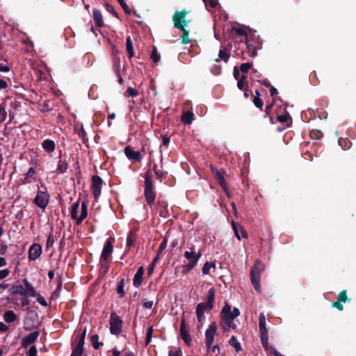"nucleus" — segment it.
<instances>
[{"label":"nucleus","instance_id":"2","mask_svg":"<svg viewBox=\"0 0 356 356\" xmlns=\"http://www.w3.org/2000/svg\"><path fill=\"white\" fill-rule=\"evenodd\" d=\"M264 269L265 265L260 260H257L254 266L250 269V280L254 286V289L258 293L261 292L260 281L261 273Z\"/></svg>","mask_w":356,"mask_h":356},{"label":"nucleus","instance_id":"38","mask_svg":"<svg viewBox=\"0 0 356 356\" xmlns=\"http://www.w3.org/2000/svg\"><path fill=\"white\" fill-rule=\"evenodd\" d=\"M124 279L122 278L120 281L119 282L118 286H117V293L119 296V298H124L125 296V292L124 290Z\"/></svg>","mask_w":356,"mask_h":356},{"label":"nucleus","instance_id":"33","mask_svg":"<svg viewBox=\"0 0 356 356\" xmlns=\"http://www.w3.org/2000/svg\"><path fill=\"white\" fill-rule=\"evenodd\" d=\"M90 342L92 347L96 350H98L104 345L103 342L99 341V335L97 334H94L90 336Z\"/></svg>","mask_w":356,"mask_h":356},{"label":"nucleus","instance_id":"29","mask_svg":"<svg viewBox=\"0 0 356 356\" xmlns=\"http://www.w3.org/2000/svg\"><path fill=\"white\" fill-rule=\"evenodd\" d=\"M230 49L227 47L221 48L219 51L218 57L225 63H227L230 58Z\"/></svg>","mask_w":356,"mask_h":356},{"label":"nucleus","instance_id":"31","mask_svg":"<svg viewBox=\"0 0 356 356\" xmlns=\"http://www.w3.org/2000/svg\"><path fill=\"white\" fill-rule=\"evenodd\" d=\"M3 318L7 323H11L17 320V315L13 311L8 310L3 314Z\"/></svg>","mask_w":356,"mask_h":356},{"label":"nucleus","instance_id":"8","mask_svg":"<svg viewBox=\"0 0 356 356\" xmlns=\"http://www.w3.org/2000/svg\"><path fill=\"white\" fill-rule=\"evenodd\" d=\"M102 179L99 175H93L92 177V193L96 200L101 195Z\"/></svg>","mask_w":356,"mask_h":356},{"label":"nucleus","instance_id":"6","mask_svg":"<svg viewBox=\"0 0 356 356\" xmlns=\"http://www.w3.org/2000/svg\"><path fill=\"white\" fill-rule=\"evenodd\" d=\"M217 330V325L213 322L205 332V344L207 351L211 348V346L213 343L215 334Z\"/></svg>","mask_w":356,"mask_h":356},{"label":"nucleus","instance_id":"20","mask_svg":"<svg viewBox=\"0 0 356 356\" xmlns=\"http://www.w3.org/2000/svg\"><path fill=\"white\" fill-rule=\"evenodd\" d=\"M144 268L143 266H140L138 268L136 273L134 275L133 280V284L135 287L138 288L140 286L143 282V276L144 274Z\"/></svg>","mask_w":356,"mask_h":356},{"label":"nucleus","instance_id":"25","mask_svg":"<svg viewBox=\"0 0 356 356\" xmlns=\"http://www.w3.org/2000/svg\"><path fill=\"white\" fill-rule=\"evenodd\" d=\"M74 132L81 138L83 143L86 144L88 142V138H87V134L83 128V126L81 124L80 127L78 126H75L74 127Z\"/></svg>","mask_w":356,"mask_h":356},{"label":"nucleus","instance_id":"54","mask_svg":"<svg viewBox=\"0 0 356 356\" xmlns=\"http://www.w3.org/2000/svg\"><path fill=\"white\" fill-rule=\"evenodd\" d=\"M6 106L4 104L0 105V122H3L6 118Z\"/></svg>","mask_w":356,"mask_h":356},{"label":"nucleus","instance_id":"12","mask_svg":"<svg viewBox=\"0 0 356 356\" xmlns=\"http://www.w3.org/2000/svg\"><path fill=\"white\" fill-rule=\"evenodd\" d=\"M42 254V246L39 243H33L29 250V259L35 261Z\"/></svg>","mask_w":356,"mask_h":356},{"label":"nucleus","instance_id":"64","mask_svg":"<svg viewBox=\"0 0 356 356\" xmlns=\"http://www.w3.org/2000/svg\"><path fill=\"white\" fill-rule=\"evenodd\" d=\"M37 353H38V351H37L36 346H32L29 348V351L27 353V355L28 356H37Z\"/></svg>","mask_w":356,"mask_h":356},{"label":"nucleus","instance_id":"10","mask_svg":"<svg viewBox=\"0 0 356 356\" xmlns=\"http://www.w3.org/2000/svg\"><path fill=\"white\" fill-rule=\"evenodd\" d=\"M211 172L214 176L215 179L217 180L218 184L221 186V188L228 193V186L226 183V181L223 177V175L220 173V172L213 165H210Z\"/></svg>","mask_w":356,"mask_h":356},{"label":"nucleus","instance_id":"39","mask_svg":"<svg viewBox=\"0 0 356 356\" xmlns=\"http://www.w3.org/2000/svg\"><path fill=\"white\" fill-rule=\"evenodd\" d=\"M79 209V202H76L72 205L71 208V218L74 220H77L78 218V211Z\"/></svg>","mask_w":356,"mask_h":356},{"label":"nucleus","instance_id":"46","mask_svg":"<svg viewBox=\"0 0 356 356\" xmlns=\"http://www.w3.org/2000/svg\"><path fill=\"white\" fill-rule=\"evenodd\" d=\"M83 348L78 346H72V351L70 356H82Z\"/></svg>","mask_w":356,"mask_h":356},{"label":"nucleus","instance_id":"34","mask_svg":"<svg viewBox=\"0 0 356 356\" xmlns=\"http://www.w3.org/2000/svg\"><path fill=\"white\" fill-rule=\"evenodd\" d=\"M193 113L191 111L184 112L181 116V121L185 124H190L193 120Z\"/></svg>","mask_w":356,"mask_h":356},{"label":"nucleus","instance_id":"11","mask_svg":"<svg viewBox=\"0 0 356 356\" xmlns=\"http://www.w3.org/2000/svg\"><path fill=\"white\" fill-rule=\"evenodd\" d=\"M188 14V11L186 9H183L181 11H175L172 16V21L174 23V27L175 29H181L182 26L180 22H182L186 19V15Z\"/></svg>","mask_w":356,"mask_h":356},{"label":"nucleus","instance_id":"40","mask_svg":"<svg viewBox=\"0 0 356 356\" xmlns=\"http://www.w3.org/2000/svg\"><path fill=\"white\" fill-rule=\"evenodd\" d=\"M229 344L235 348V350L238 353L241 350V343L238 341L236 337L232 336L229 341Z\"/></svg>","mask_w":356,"mask_h":356},{"label":"nucleus","instance_id":"53","mask_svg":"<svg viewBox=\"0 0 356 356\" xmlns=\"http://www.w3.org/2000/svg\"><path fill=\"white\" fill-rule=\"evenodd\" d=\"M168 244V238L166 237H164L162 242L160 243L159 250L157 252L158 255H160L162 254L163 251L166 248Z\"/></svg>","mask_w":356,"mask_h":356},{"label":"nucleus","instance_id":"13","mask_svg":"<svg viewBox=\"0 0 356 356\" xmlns=\"http://www.w3.org/2000/svg\"><path fill=\"white\" fill-rule=\"evenodd\" d=\"M180 334H181V337L185 342L186 345H187L188 346H191V343H192V339H191V337L189 333L186 330L184 318H182L181 319Z\"/></svg>","mask_w":356,"mask_h":356},{"label":"nucleus","instance_id":"18","mask_svg":"<svg viewBox=\"0 0 356 356\" xmlns=\"http://www.w3.org/2000/svg\"><path fill=\"white\" fill-rule=\"evenodd\" d=\"M92 18H93L94 22L97 26L103 27L104 26V22L103 20L102 12L99 9H97V8L93 9Z\"/></svg>","mask_w":356,"mask_h":356},{"label":"nucleus","instance_id":"24","mask_svg":"<svg viewBox=\"0 0 356 356\" xmlns=\"http://www.w3.org/2000/svg\"><path fill=\"white\" fill-rule=\"evenodd\" d=\"M81 209V215L77 218L76 225H80L88 216V203L86 202H82Z\"/></svg>","mask_w":356,"mask_h":356},{"label":"nucleus","instance_id":"14","mask_svg":"<svg viewBox=\"0 0 356 356\" xmlns=\"http://www.w3.org/2000/svg\"><path fill=\"white\" fill-rule=\"evenodd\" d=\"M232 229L234 232V234L238 240H241V238H248V234H247L246 231L245 230L244 227H243L239 224H238L237 222H235L234 221H232Z\"/></svg>","mask_w":356,"mask_h":356},{"label":"nucleus","instance_id":"63","mask_svg":"<svg viewBox=\"0 0 356 356\" xmlns=\"http://www.w3.org/2000/svg\"><path fill=\"white\" fill-rule=\"evenodd\" d=\"M240 315V311L238 308L234 307L232 311L230 310V313L228 314V316L231 319H234Z\"/></svg>","mask_w":356,"mask_h":356},{"label":"nucleus","instance_id":"27","mask_svg":"<svg viewBox=\"0 0 356 356\" xmlns=\"http://www.w3.org/2000/svg\"><path fill=\"white\" fill-rule=\"evenodd\" d=\"M10 296L19 294L24 296L25 294V289L22 285H14L8 289Z\"/></svg>","mask_w":356,"mask_h":356},{"label":"nucleus","instance_id":"35","mask_svg":"<svg viewBox=\"0 0 356 356\" xmlns=\"http://www.w3.org/2000/svg\"><path fill=\"white\" fill-rule=\"evenodd\" d=\"M339 145L343 149H348L351 147V142L348 138L340 137L338 139Z\"/></svg>","mask_w":356,"mask_h":356},{"label":"nucleus","instance_id":"52","mask_svg":"<svg viewBox=\"0 0 356 356\" xmlns=\"http://www.w3.org/2000/svg\"><path fill=\"white\" fill-rule=\"evenodd\" d=\"M291 120L290 115L288 113L277 116V120L282 123H288Z\"/></svg>","mask_w":356,"mask_h":356},{"label":"nucleus","instance_id":"56","mask_svg":"<svg viewBox=\"0 0 356 356\" xmlns=\"http://www.w3.org/2000/svg\"><path fill=\"white\" fill-rule=\"evenodd\" d=\"M119 3L120 4L121 7L123 8L124 11L127 15H130L131 13V10L129 8V6L126 3L124 0H118Z\"/></svg>","mask_w":356,"mask_h":356},{"label":"nucleus","instance_id":"17","mask_svg":"<svg viewBox=\"0 0 356 356\" xmlns=\"http://www.w3.org/2000/svg\"><path fill=\"white\" fill-rule=\"evenodd\" d=\"M201 256H202V254L199 251L197 252V257H196V258L195 259H192V260L189 261L188 264H186V265L183 266L182 274H187L192 269H193L195 268V266L197 265V261L200 259V258L201 257Z\"/></svg>","mask_w":356,"mask_h":356},{"label":"nucleus","instance_id":"9","mask_svg":"<svg viewBox=\"0 0 356 356\" xmlns=\"http://www.w3.org/2000/svg\"><path fill=\"white\" fill-rule=\"evenodd\" d=\"M124 152L127 158L132 161L140 162L143 159V155L140 152L134 150V148L131 146H127L124 149Z\"/></svg>","mask_w":356,"mask_h":356},{"label":"nucleus","instance_id":"61","mask_svg":"<svg viewBox=\"0 0 356 356\" xmlns=\"http://www.w3.org/2000/svg\"><path fill=\"white\" fill-rule=\"evenodd\" d=\"M205 6H209L211 8H215L218 5V0H202Z\"/></svg>","mask_w":356,"mask_h":356},{"label":"nucleus","instance_id":"55","mask_svg":"<svg viewBox=\"0 0 356 356\" xmlns=\"http://www.w3.org/2000/svg\"><path fill=\"white\" fill-rule=\"evenodd\" d=\"M252 67V64L250 63H243L240 66V70L243 73H247L249 70H250Z\"/></svg>","mask_w":356,"mask_h":356},{"label":"nucleus","instance_id":"42","mask_svg":"<svg viewBox=\"0 0 356 356\" xmlns=\"http://www.w3.org/2000/svg\"><path fill=\"white\" fill-rule=\"evenodd\" d=\"M150 58L154 63H157L160 60L161 56L158 53L157 48L155 46H153L152 47Z\"/></svg>","mask_w":356,"mask_h":356},{"label":"nucleus","instance_id":"44","mask_svg":"<svg viewBox=\"0 0 356 356\" xmlns=\"http://www.w3.org/2000/svg\"><path fill=\"white\" fill-rule=\"evenodd\" d=\"M337 300L339 302H341L343 303H345L346 302H349L350 300V298H348L347 296V291L343 290L341 291L337 296Z\"/></svg>","mask_w":356,"mask_h":356},{"label":"nucleus","instance_id":"26","mask_svg":"<svg viewBox=\"0 0 356 356\" xmlns=\"http://www.w3.org/2000/svg\"><path fill=\"white\" fill-rule=\"evenodd\" d=\"M259 319V330H260V336L268 334V330L266 326V317L263 313L260 314Z\"/></svg>","mask_w":356,"mask_h":356},{"label":"nucleus","instance_id":"21","mask_svg":"<svg viewBox=\"0 0 356 356\" xmlns=\"http://www.w3.org/2000/svg\"><path fill=\"white\" fill-rule=\"evenodd\" d=\"M137 240V236L135 231L131 230L129 233L127 238V244H126V250L125 252H127L129 250L131 247L134 246L136 241Z\"/></svg>","mask_w":356,"mask_h":356},{"label":"nucleus","instance_id":"3","mask_svg":"<svg viewBox=\"0 0 356 356\" xmlns=\"http://www.w3.org/2000/svg\"><path fill=\"white\" fill-rule=\"evenodd\" d=\"M114 238H108L104 245L103 250L101 254L99 264L102 268H104L105 272H107L110 267L111 262V254L113 250V243Z\"/></svg>","mask_w":356,"mask_h":356},{"label":"nucleus","instance_id":"4","mask_svg":"<svg viewBox=\"0 0 356 356\" xmlns=\"http://www.w3.org/2000/svg\"><path fill=\"white\" fill-rule=\"evenodd\" d=\"M123 321L115 312H112L109 320L110 332L113 335L119 336L122 332Z\"/></svg>","mask_w":356,"mask_h":356},{"label":"nucleus","instance_id":"50","mask_svg":"<svg viewBox=\"0 0 356 356\" xmlns=\"http://www.w3.org/2000/svg\"><path fill=\"white\" fill-rule=\"evenodd\" d=\"M153 333V327L150 326L147 331L145 338V346H148L152 340Z\"/></svg>","mask_w":356,"mask_h":356},{"label":"nucleus","instance_id":"49","mask_svg":"<svg viewBox=\"0 0 356 356\" xmlns=\"http://www.w3.org/2000/svg\"><path fill=\"white\" fill-rule=\"evenodd\" d=\"M183 32V34L181 37V44H186L190 42L188 35H189V30H184L181 31Z\"/></svg>","mask_w":356,"mask_h":356},{"label":"nucleus","instance_id":"59","mask_svg":"<svg viewBox=\"0 0 356 356\" xmlns=\"http://www.w3.org/2000/svg\"><path fill=\"white\" fill-rule=\"evenodd\" d=\"M155 176L157 179H159L161 182L162 181L163 179L166 177L167 172H164L162 170L159 169L157 172H156Z\"/></svg>","mask_w":356,"mask_h":356},{"label":"nucleus","instance_id":"5","mask_svg":"<svg viewBox=\"0 0 356 356\" xmlns=\"http://www.w3.org/2000/svg\"><path fill=\"white\" fill-rule=\"evenodd\" d=\"M144 196L147 204L152 207L154 204L156 193L154 184H144Z\"/></svg>","mask_w":356,"mask_h":356},{"label":"nucleus","instance_id":"32","mask_svg":"<svg viewBox=\"0 0 356 356\" xmlns=\"http://www.w3.org/2000/svg\"><path fill=\"white\" fill-rule=\"evenodd\" d=\"M126 49L129 54V58H132L134 56V44L130 36L126 38Z\"/></svg>","mask_w":356,"mask_h":356},{"label":"nucleus","instance_id":"19","mask_svg":"<svg viewBox=\"0 0 356 356\" xmlns=\"http://www.w3.org/2000/svg\"><path fill=\"white\" fill-rule=\"evenodd\" d=\"M22 282L26 288L24 296L35 297L38 295V293L35 291L33 285L26 279H24Z\"/></svg>","mask_w":356,"mask_h":356},{"label":"nucleus","instance_id":"1","mask_svg":"<svg viewBox=\"0 0 356 356\" xmlns=\"http://www.w3.org/2000/svg\"><path fill=\"white\" fill-rule=\"evenodd\" d=\"M216 291L214 288H211L207 294V302H200L196 307L197 319L199 323H202L204 318V312H210L213 308Z\"/></svg>","mask_w":356,"mask_h":356},{"label":"nucleus","instance_id":"51","mask_svg":"<svg viewBox=\"0 0 356 356\" xmlns=\"http://www.w3.org/2000/svg\"><path fill=\"white\" fill-rule=\"evenodd\" d=\"M145 181L144 184H152V173L151 172V170L149 169L147 170V172L145 173Z\"/></svg>","mask_w":356,"mask_h":356},{"label":"nucleus","instance_id":"58","mask_svg":"<svg viewBox=\"0 0 356 356\" xmlns=\"http://www.w3.org/2000/svg\"><path fill=\"white\" fill-rule=\"evenodd\" d=\"M253 103L257 108L262 109L264 106V102L262 99L259 97H253Z\"/></svg>","mask_w":356,"mask_h":356},{"label":"nucleus","instance_id":"48","mask_svg":"<svg viewBox=\"0 0 356 356\" xmlns=\"http://www.w3.org/2000/svg\"><path fill=\"white\" fill-rule=\"evenodd\" d=\"M247 76L244 74L242 75L240 79H238L237 83V87L239 90H243L245 85L248 84V81H246Z\"/></svg>","mask_w":356,"mask_h":356},{"label":"nucleus","instance_id":"60","mask_svg":"<svg viewBox=\"0 0 356 356\" xmlns=\"http://www.w3.org/2000/svg\"><path fill=\"white\" fill-rule=\"evenodd\" d=\"M120 65L119 63H117L115 65H114V68H115V72H116V74L118 77V82L120 84H122L123 83V79L122 77L120 75Z\"/></svg>","mask_w":356,"mask_h":356},{"label":"nucleus","instance_id":"16","mask_svg":"<svg viewBox=\"0 0 356 356\" xmlns=\"http://www.w3.org/2000/svg\"><path fill=\"white\" fill-rule=\"evenodd\" d=\"M231 309V306L228 304H226L220 312V316L222 318V320L228 327H229V325H231L233 323L234 320L231 319L230 317L228 316V314L230 313Z\"/></svg>","mask_w":356,"mask_h":356},{"label":"nucleus","instance_id":"62","mask_svg":"<svg viewBox=\"0 0 356 356\" xmlns=\"http://www.w3.org/2000/svg\"><path fill=\"white\" fill-rule=\"evenodd\" d=\"M126 93L128 96L135 97L138 95V92L134 88L129 87L126 91Z\"/></svg>","mask_w":356,"mask_h":356},{"label":"nucleus","instance_id":"45","mask_svg":"<svg viewBox=\"0 0 356 356\" xmlns=\"http://www.w3.org/2000/svg\"><path fill=\"white\" fill-rule=\"evenodd\" d=\"M260 339H261V343L262 346L264 347V348L266 350H269L270 351V348L271 346H269V345H268V334L261 335L260 336Z\"/></svg>","mask_w":356,"mask_h":356},{"label":"nucleus","instance_id":"22","mask_svg":"<svg viewBox=\"0 0 356 356\" xmlns=\"http://www.w3.org/2000/svg\"><path fill=\"white\" fill-rule=\"evenodd\" d=\"M42 147L46 152L52 153L55 150L56 144L52 140L45 139L42 143Z\"/></svg>","mask_w":356,"mask_h":356},{"label":"nucleus","instance_id":"41","mask_svg":"<svg viewBox=\"0 0 356 356\" xmlns=\"http://www.w3.org/2000/svg\"><path fill=\"white\" fill-rule=\"evenodd\" d=\"M55 240H56V237L53 234V228H51V232H50V233L47 237V243H46L47 250L53 247Z\"/></svg>","mask_w":356,"mask_h":356},{"label":"nucleus","instance_id":"47","mask_svg":"<svg viewBox=\"0 0 356 356\" xmlns=\"http://www.w3.org/2000/svg\"><path fill=\"white\" fill-rule=\"evenodd\" d=\"M104 6H105L106 10L108 12L111 13L114 17L119 19V15L112 5H111L108 3L105 2Z\"/></svg>","mask_w":356,"mask_h":356},{"label":"nucleus","instance_id":"43","mask_svg":"<svg viewBox=\"0 0 356 356\" xmlns=\"http://www.w3.org/2000/svg\"><path fill=\"white\" fill-rule=\"evenodd\" d=\"M197 255V253L195 252V246H192L190 248V251H186L184 253V257L188 259L189 261L192 259H195Z\"/></svg>","mask_w":356,"mask_h":356},{"label":"nucleus","instance_id":"30","mask_svg":"<svg viewBox=\"0 0 356 356\" xmlns=\"http://www.w3.org/2000/svg\"><path fill=\"white\" fill-rule=\"evenodd\" d=\"M35 174V168L31 167L29 169L28 172L25 174V177L22 180V184H27L31 182V179H35L34 175Z\"/></svg>","mask_w":356,"mask_h":356},{"label":"nucleus","instance_id":"7","mask_svg":"<svg viewBox=\"0 0 356 356\" xmlns=\"http://www.w3.org/2000/svg\"><path fill=\"white\" fill-rule=\"evenodd\" d=\"M49 201V195L46 191L39 190L33 200V202L40 208L44 209Z\"/></svg>","mask_w":356,"mask_h":356},{"label":"nucleus","instance_id":"37","mask_svg":"<svg viewBox=\"0 0 356 356\" xmlns=\"http://www.w3.org/2000/svg\"><path fill=\"white\" fill-rule=\"evenodd\" d=\"M68 168V164L65 160L59 159L58 162L57 171L60 173H65Z\"/></svg>","mask_w":356,"mask_h":356},{"label":"nucleus","instance_id":"15","mask_svg":"<svg viewBox=\"0 0 356 356\" xmlns=\"http://www.w3.org/2000/svg\"><path fill=\"white\" fill-rule=\"evenodd\" d=\"M39 332L35 331L25 337L22 341V346L24 348H27L29 346L33 344L35 342L38 337H39Z\"/></svg>","mask_w":356,"mask_h":356},{"label":"nucleus","instance_id":"36","mask_svg":"<svg viewBox=\"0 0 356 356\" xmlns=\"http://www.w3.org/2000/svg\"><path fill=\"white\" fill-rule=\"evenodd\" d=\"M86 332H87V329H86V327H85L83 330L82 332L77 335V337H76L77 343H76V346L83 348V346L85 343V339H86Z\"/></svg>","mask_w":356,"mask_h":356},{"label":"nucleus","instance_id":"57","mask_svg":"<svg viewBox=\"0 0 356 356\" xmlns=\"http://www.w3.org/2000/svg\"><path fill=\"white\" fill-rule=\"evenodd\" d=\"M323 136V133L318 130H312L310 132V137L312 139H319Z\"/></svg>","mask_w":356,"mask_h":356},{"label":"nucleus","instance_id":"28","mask_svg":"<svg viewBox=\"0 0 356 356\" xmlns=\"http://www.w3.org/2000/svg\"><path fill=\"white\" fill-rule=\"evenodd\" d=\"M245 44H246V49L248 51V53L249 54V56L251 57L256 56L257 54V51L258 47L254 46L248 38L246 39Z\"/></svg>","mask_w":356,"mask_h":356},{"label":"nucleus","instance_id":"23","mask_svg":"<svg viewBox=\"0 0 356 356\" xmlns=\"http://www.w3.org/2000/svg\"><path fill=\"white\" fill-rule=\"evenodd\" d=\"M157 205L159 207V216L162 218H167L168 216V204L164 200H159Z\"/></svg>","mask_w":356,"mask_h":356}]
</instances>
